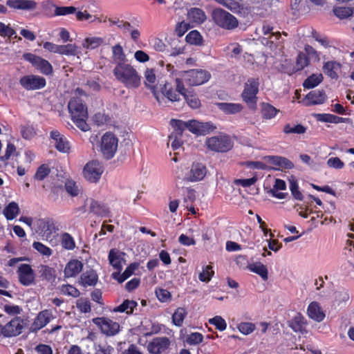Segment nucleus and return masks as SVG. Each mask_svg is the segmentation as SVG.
Wrapping results in <instances>:
<instances>
[{
  "instance_id": "1",
  "label": "nucleus",
  "mask_w": 354,
  "mask_h": 354,
  "mask_svg": "<svg viewBox=\"0 0 354 354\" xmlns=\"http://www.w3.org/2000/svg\"><path fill=\"white\" fill-rule=\"evenodd\" d=\"M113 73L117 80L127 88H136L141 84V77L136 70L129 64L115 65Z\"/></svg>"
},
{
  "instance_id": "2",
  "label": "nucleus",
  "mask_w": 354,
  "mask_h": 354,
  "mask_svg": "<svg viewBox=\"0 0 354 354\" xmlns=\"http://www.w3.org/2000/svg\"><path fill=\"white\" fill-rule=\"evenodd\" d=\"M68 109L76 126L82 131H88L89 126L86 123L88 110L82 100L79 97H73L68 104Z\"/></svg>"
},
{
  "instance_id": "3",
  "label": "nucleus",
  "mask_w": 354,
  "mask_h": 354,
  "mask_svg": "<svg viewBox=\"0 0 354 354\" xmlns=\"http://www.w3.org/2000/svg\"><path fill=\"white\" fill-rule=\"evenodd\" d=\"M34 228L42 239L48 242L50 245L55 246L57 244L58 229L53 219L49 218L37 219L34 223Z\"/></svg>"
},
{
  "instance_id": "4",
  "label": "nucleus",
  "mask_w": 354,
  "mask_h": 354,
  "mask_svg": "<svg viewBox=\"0 0 354 354\" xmlns=\"http://www.w3.org/2000/svg\"><path fill=\"white\" fill-rule=\"evenodd\" d=\"M259 79L249 78L244 84V89L241 93V97L248 108L255 111L257 108V97L259 92Z\"/></svg>"
},
{
  "instance_id": "5",
  "label": "nucleus",
  "mask_w": 354,
  "mask_h": 354,
  "mask_svg": "<svg viewBox=\"0 0 354 354\" xmlns=\"http://www.w3.org/2000/svg\"><path fill=\"white\" fill-rule=\"evenodd\" d=\"M212 17L214 22L223 28L232 30L238 26L239 23L236 17L222 8L214 9Z\"/></svg>"
},
{
  "instance_id": "6",
  "label": "nucleus",
  "mask_w": 354,
  "mask_h": 354,
  "mask_svg": "<svg viewBox=\"0 0 354 354\" xmlns=\"http://www.w3.org/2000/svg\"><path fill=\"white\" fill-rule=\"evenodd\" d=\"M180 77L189 86H198L207 82L211 75L205 70L192 69L181 72Z\"/></svg>"
},
{
  "instance_id": "7",
  "label": "nucleus",
  "mask_w": 354,
  "mask_h": 354,
  "mask_svg": "<svg viewBox=\"0 0 354 354\" xmlns=\"http://www.w3.org/2000/svg\"><path fill=\"white\" fill-rule=\"evenodd\" d=\"M205 145L209 150L216 152H226L233 147L230 138L226 136L209 138L206 140Z\"/></svg>"
},
{
  "instance_id": "8",
  "label": "nucleus",
  "mask_w": 354,
  "mask_h": 354,
  "mask_svg": "<svg viewBox=\"0 0 354 354\" xmlns=\"http://www.w3.org/2000/svg\"><path fill=\"white\" fill-rule=\"evenodd\" d=\"M118 144V140L114 134L107 132L103 135L101 138V151L106 159L109 160L113 157Z\"/></svg>"
},
{
  "instance_id": "9",
  "label": "nucleus",
  "mask_w": 354,
  "mask_h": 354,
  "mask_svg": "<svg viewBox=\"0 0 354 354\" xmlns=\"http://www.w3.org/2000/svg\"><path fill=\"white\" fill-rule=\"evenodd\" d=\"M104 172V167L96 160L88 162L84 167V177L90 183H97Z\"/></svg>"
},
{
  "instance_id": "10",
  "label": "nucleus",
  "mask_w": 354,
  "mask_h": 354,
  "mask_svg": "<svg viewBox=\"0 0 354 354\" xmlns=\"http://www.w3.org/2000/svg\"><path fill=\"white\" fill-rule=\"evenodd\" d=\"M93 322L100 328L102 333L107 336H114L120 331L119 324L109 318L97 317L93 319Z\"/></svg>"
},
{
  "instance_id": "11",
  "label": "nucleus",
  "mask_w": 354,
  "mask_h": 354,
  "mask_svg": "<svg viewBox=\"0 0 354 354\" xmlns=\"http://www.w3.org/2000/svg\"><path fill=\"white\" fill-rule=\"evenodd\" d=\"M19 84L26 90H37L46 86V80L38 75H28L21 77Z\"/></svg>"
},
{
  "instance_id": "12",
  "label": "nucleus",
  "mask_w": 354,
  "mask_h": 354,
  "mask_svg": "<svg viewBox=\"0 0 354 354\" xmlns=\"http://www.w3.org/2000/svg\"><path fill=\"white\" fill-rule=\"evenodd\" d=\"M171 341L167 337L153 338L147 346L148 351L151 354H161L169 348Z\"/></svg>"
},
{
  "instance_id": "13",
  "label": "nucleus",
  "mask_w": 354,
  "mask_h": 354,
  "mask_svg": "<svg viewBox=\"0 0 354 354\" xmlns=\"http://www.w3.org/2000/svg\"><path fill=\"white\" fill-rule=\"evenodd\" d=\"M24 321L20 317H15L1 328V333L5 337H14L21 333Z\"/></svg>"
},
{
  "instance_id": "14",
  "label": "nucleus",
  "mask_w": 354,
  "mask_h": 354,
  "mask_svg": "<svg viewBox=\"0 0 354 354\" xmlns=\"http://www.w3.org/2000/svg\"><path fill=\"white\" fill-rule=\"evenodd\" d=\"M207 174L206 167L200 162L193 163L189 171L185 175V180L196 182L204 178Z\"/></svg>"
},
{
  "instance_id": "15",
  "label": "nucleus",
  "mask_w": 354,
  "mask_h": 354,
  "mask_svg": "<svg viewBox=\"0 0 354 354\" xmlns=\"http://www.w3.org/2000/svg\"><path fill=\"white\" fill-rule=\"evenodd\" d=\"M19 282L24 286H30L35 282V274L31 266L28 264H21L18 268Z\"/></svg>"
},
{
  "instance_id": "16",
  "label": "nucleus",
  "mask_w": 354,
  "mask_h": 354,
  "mask_svg": "<svg viewBox=\"0 0 354 354\" xmlns=\"http://www.w3.org/2000/svg\"><path fill=\"white\" fill-rule=\"evenodd\" d=\"M50 138L54 141L55 148L63 153H66L70 149V145L67 139L58 131L54 130L50 132Z\"/></svg>"
},
{
  "instance_id": "17",
  "label": "nucleus",
  "mask_w": 354,
  "mask_h": 354,
  "mask_svg": "<svg viewBox=\"0 0 354 354\" xmlns=\"http://www.w3.org/2000/svg\"><path fill=\"white\" fill-rule=\"evenodd\" d=\"M6 5L10 8L24 10H35L37 3L33 0H8Z\"/></svg>"
},
{
  "instance_id": "18",
  "label": "nucleus",
  "mask_w": 354,
  "mask_h": 354,
  "mask_svg": "<svg viewBox=\"0 0 354 354\" xmlns=\"http://www.w3.org/2000/svg\"><path fill=\"white\" fill-rule=\"evenodd\" d=\"M307 314L310 319L317 322H322L325 317L324 311L316 301H313L309 304Z\"/></svg>"
},
{
  "instance_id": "19",
  "label": "nucleus",
  "mask_w": 354,
  "mask_h": 354,
  "mask_svg": "<svg viewBox=\"0 0 354 354\" xmlns=\"http://www.w3.org/2000/svg\"><path fill=\"white\" fill-rule=\"evenodd\" d=\"M171 125L173 127H178L183 131L185 129H188L189 131L195 134H199V125L197 120H189L188 122H183L178 120H172Z\"/></svg>"
},
{
  "instance_id": "20",
  "label": "nucleus",
  "mask_w": 354,
  "mask_h": 354,
  "mask_svg": "<svg viewBox=\"0 0 354 354\" xmlns=\"http://www.w3.org/2000/svg\"><path fill=\"white\" fill-rule=\"evenodd\" d=\"M263 36L261 37V43L265 46H269L272 48L274 41L272 40V37L279 36V34H274L273 27L268 24H263L261 28Z\"/></svg>"
},
{
  "instance_id": "21",
  "label": "nucleus",
  "mask_w": 354,
  "mask_h": 354,
  "mask_svg": "<svg viewBox=\"0 0 354 354\" xmlns=\"http://www.w3.org/2000/svg\"><path fill=\"white\" fill-rule=\"evenodd\" d=\"M83 264L78 260L70 261L64 269L65 277H73L77 275L82 270Z\"/></svg>"
},
{
  "instance_id": "22",
  "label": "nucleus",
  "mask_w": 354,
  "mask_h": 354,
  "mask_svg": "<svg viewBox=\"0 0 354 354\" xmlns=\"http://www.w3.org/2000/svg\"><path fill=\"white\" fill-rule=\"evenodd\" d=\"M326 98V96L323 90L312 91L306 96V99L308 101L306 105L323 104Z\"/></svg>"
},
{
  "instance_id": "23",
  "label": "nucleus",
  "mask_w": 354,
  "mask_h": 354,
  "mask_svg": "<svg viewBox=\"0 0 354 354\" xmlns=\"http://www.w3.org/2000/svg\"><path fill=\"white\" fill-rule=\"evenodd\" d=\"M217 107L225 114H236L243 109V106L239 103H216Z\"/></svg>"
},
{
  "instance_id": "24",
  "label": "nucleus",
  "mask_w": 354,
  "mask_h": 354,
  "mask_svg": "<svg viewBox=\"0 0 354 354\" xmlns=\"http://www.w3.org/2000/svg\"><path fill=\"white\" fill-rule=\"evenodd\" d=\"M187 17L189 21L196 24H201L206 19L205 12L202 9L198 8H191L188 11Z\"/></svg>"
},
{
  "instance_id": "25",
  "label": "nucleus",
  "mask_w": 354,
  "mask_h": 354,
  "mask_svg": "<svg viewBox=\"0 0 354 354\" xmlns=\"http://www.w3.org/2000/svg\"><path fill=\"white\" fill-rule=\"evenodd\" d=\"M306 324L305 318L299 313L292 319L290 322L289 326L295 332H300L303 333L306 331L305 327Z\"/></svg>"
},
{
  "instance_id": "26",
  "label": "nucleus",
  "mask_w": 354,
  "mask_h": 354,
  "mask_svg": "<svg viewBox=\"0 0 354 354\" xmlns=\"http://www.w3.org/2000/svg\"><path fill=\"white\" fill-rule=\"evenodd\" d=\"M261 114L263 119L270 120L274 118L277 113L280 111L274 106L267 102H261L260 104Z\"/></svg>"
},
{
  "instance_id": "27",
  "label": "nucleus",
  "mask_w": 354,
  "mask_h": 354,
  "mask_svg": "<svg viewBox=\"0 0 354 354\" xmlns=\"http://www.w3.org/2000/svg\"><path fill=\"white\" fill-rule=\"evenodd\" d=\"M124 253L115 249H111L109 254V260L110 264L115 269L122 268L121 260L123 259Z\"/></svg>"
},
{
  "instance_id": "28",
  "label": "nucleus",
  "mask_w": 354,
  "mask_h": 354,
  "mask_svg": "<svg viewBox=\"0 0 354 354\" xmlns=\"http://www.w3.org/2000/svg\"><path fill=\"white\" fill-rule=\"evenodd\" d=\"M89 211L100 216H106L109 213V210L106 205L94 200L90 201Z\"/></svg>"
},
{
  "instance_id": "29",
  "label": "nucleus",
  "mask_w": 354,
  "mask_h": 354,
  "mask_svg": "<svg viewBox=\"0 0 354 354\" xmlns=\"http://www.w3.org/2000/svg\"><path fill=\"white\" fill-rule=\"evenodd\" d=\"M341 65L336 62H327L323 66L324 73L332 79H337V71L340 69Z\"/></svg>"
},
{
  "instance_id": "30",
  "label": "nucleus",
  "mask_w": 354,
  "mask_h": 354,
  "mask_svg": "<svg viewBox=\"0 0 354 354\" xmlns=\"http://www.w3.org/2000/svg\"><path fill=\"white\" fill-rule=\"evenodd\" d=\"M80 280L82 286L84 287L95 286L97 281V275L94 270H90L82 274Z\"/></svg>"
},
{
  "instance_id": "31",
  "label": "nucleus",
  "mask_w": 354,
  "mask_h": 354,
  "mask_svg": "<svg viewBox=\"0 0 354 354\" xmlns=\"http://www.w3.org/2000/svg\"><path fill=\"white\" fill-rule=\"evenodd\" d=\"M113 61L115 65L126 63V55L120 44H116L112 47Z\"/></svg>"
},
{
  "instance_id": "32",
  "label": "nucleus",
  "mask_w": 354,
  "mask_h": 354,
  "mask_svg": "<svg viewBox=\"0 0 354 354\" xmlns=\"http://www.w3.org/2000/svg\"><path fill=\"white\" fill-rule=\"evenodd\" d=\"M174 131L172 132L169 136V140L171 141V146L174 150H176L182 145L181 137L183 131L178 127H174Z\"/></svg>"
},
{
  "instance_id": "33",
  "label": "nucleus",
  "mask_w": 354,
  "mask_h": 354,
  "mask_svg": "<svg viewBox=\"0 0 354 354\" xmlns=\"http://www.w3.org/2000/svg\"><path fill=\"white\" fill-rule=\"evenodd\" d=\"M270 163L279 166L281 169H291L294 167L293 163L288 159L281 156H269Z\"/></svg>"
},
{
  "instance_id": "34",
  "label": "nucleus",
  "mask_w": 354,
  "mask_h": 354,
  "mask_svg": "<svg viewBox=\"0 0 354 354\" xmlns=\"http://www.w3.org/2000/svg\"><path fill=\"white\" fill-rule=\"evenodd\" d=\"M62 247L66 250H73L75 248V242L73 236L68 232H63L60 235Z\"/></svg>"
},
{
  "instance_id": "35",
  "label": "nucleus",
  "mask_w": 354,
  "mask_h": 354,
  "mask_svg": "<svg viewBox=\"0 0 354 354\" xmlns=\"http://www.w3.org/2000/svg\"><path fill=\"white\" fill-rule=\"evenodd\" d=\"M145 77L146 79V81L145 82V86L151 90L156 97L158 99V97L156 96V86L153 85L156 80L154 71L153 69L147 68L145 72Z\"/></svg>"
},
{
  "instance_id": "36",
  "label": "nucleus",
  "mask_w": 354,
  "mask_h": 354,
  "mask_svg": "<svg viewBox=\"0 0 354 354\" xmlns=\"http://www.w3.org/2000/svg\"><path fill=\"white\" fill-rule=\"evenodd\" d=\"M316 118L319 121L334 124L344 122L346 120V118L338 117L337 115L328 113H319L316 115Z\"/></svg>"
},
{
  "instance_id": "37",
  "label": "nucleus",
  "mask_w": 354,
  "mask_h": 354,
  "mask_svg": "<svg viewBox=\"0 0 354 354\" xmlns=\"http://www.w3.org/2000/svg\"><path fill=\"white\" fill-rule=\"evenodd\" d=\"M136 306L137 303L135 301L126 299L120 306L115 307L113 312H126L127 314H131Z\"/></svg>"
},
{
  "instance_id": "38",
  "label": "nucleus",
  "mask_w": 354,
  "mask_h": 354,
  "mask_svg": "<svg viewBox=\"0 0 354 354\" xmlns=\"http://www.w3.org/2000/svg\"><path fill=\"white\" fill-rule=\"evenodd\" d=\"M43 4L44 5H47V6H54L55 8V15H57V16L67 15H69V14H73V13L75 12V11H76V8L75 7H73V6H66V7H65V6H63V7L55 6L50 1H46L44 2Z\"/></svg>"
},
{
  "instance_id": "39",
  "label": "nucleus",
  "mask_w": 354,
  "mask_h": 354,
  "mask_svg": "<svg viewBox=\"0 0 354 354\" xmlns=\"http://www.w3.org/2000/svg\"><path fill=\"white\" fill-rule=\"evenodd\" d=\"M19 208L15 202H11L3 209V214L8 220L14 219L19 214Z\"/></svg>"
},
{
  "instance_id": "40",
  "label": "nucleus",
  "mask_w": 354,
  "mask_h": 354,
  "mask_svg": "<svg viewBox=\"0 0 354 354\" xmlns=\"http://www.w3.org/2000/svg\"><path fill=\"white\" fill-rule=\"evenodd\" d=\"M185 40L188 44L196 46H202L203 42V37L197 30L189 32L187 35Z\"/></svg>"
},
{
  "instance_id": "41",
  "label": "nucleus",
  "mask_w": 354,
  "mask_h": 354,
  "mask_svg": "<svg viewBox=\"0 0 354 354\" xmlns=\"http://www.w3.org/2000/svg\"><path fill=\"white\" fill-rule=\"evenodd\" d=\"M161 92L171 102L179 100V94L173 91L171 84H168L167 82L163 84L162 87L161 88Z\"/></svg>"
},
{
  "instance_id": "42",
  "label": "nucleus",
  "mask_w": 354,
  "mask_h": 354,
  "mask_svg": "<svg viewBox=\"0 0 354 354\" xmlns=\"http://www.w3.org/2000/svg\"><path fill=\"white\" fill-rule=\"evenodd\" d=\"M249 269L259 274L263 280L268 279V269L261 263H255L248 266Z\"/></svg>"
},
{
  "instance_id": "43",
  "label": "nucleus",
  "mask_w": 354,
  "mask_h": 354,
  "mask_svg": "<svg viewBox=\"0 0 354 354\" xmlns=\"http://www.w3.org/2000/svg\"><path fill=\"white\" fill-rule=\"evenodd\" d=\"M322 80L323 76L321 73L313 74L304 81L303 86L306 88H313L322 82Z\"/></svg>"
},
{
  "instance_id": "44",
  "label": "nucleus",
  "mask_w": 354,
  "mask_h": 354,
  "mask_svg": "<svg viewBox=\"0 0 354 354\" xmlns=\"http://www.w3.org/2000/svg\"><path fill=\"white\" fill-rule=\"evenodd\" d=\"M183 97L187 104L192 109H198L201 106V101L197 95L192 91L183 93Z\"/></svg>"
},
{
  "instance_id": "45",
  "label": "nucleus",
  "mask_w": 354,
  "mask_h": 354,
  "mask_svg": "<svg viewBox=\"0 0 354 354\" xmlns=\"http://www.w3.org/2000/svg\"><path fill=\"white\" fill-rule=\"evenodd\" d=\"M34 66L45 75H50L53 72L51 64L47 60L40 57Z\"/></svg>"
},
{
  "instance_id": "46",
  "label": "nucleus",
  "mask_w": 354,
  "mask_h": 354,
  "mask_svg": "<svg viewBox=\"0 0 354 354\" xmlns=\"http://www.w3.org/2000/svg\"><path fill=\"white\" fill-rule=\"evenodd\" d=\"M104 39L101 37H88L86 38L82 43V46L86 49H95L102 44Z\"/></svg>"
},
{
  "instance_id": "47",
  "label": "nucleus",
  "mask_w": 354,
  "mask_h": 354,
  "mask_svg": "<svg viewBox=\"0 0 354 354\" xmlns=\"http://www.w3.org/2000/svg\"><path fill=\"white\" fill-rule=\"evenodd\" d=\"M78 48L76 45L68 44L66 45H59V54L64 55L75 56L78 54Z\"/></svg>"
},
{
  "instance_id": "48",
  "label": "nucleus",
  "mask_w": 354,
  "mask_h": 354,
  "mask_svg": "<svg viewBox=\"0 0 354 354\" xmlns=\"http://www.w3.org/2000/svg\"><path fill=\"white\" fill-rule=\"evenodd\" d=\"M186 315L187 311L184 308H178L172 315L173 323L177 326H182Z\"/></svg>"
},
{
  "instance_id": "49",
  "label": "nucleus",
  "mask_w": 354,
  "mask_h": 354,
  "mask_svg": "<svg viewBox=\"0 0 354 354\" xmlns=\"http://www.w3.org/2000/svg\"><path fill=\"white\" fill-rule=\"evenodd\" d=\"M333 12L338 18L343 19L351 16L353 10L350 7H337L333 9Z\"/></svg>"
},
{
  "instance_id": "50",
  "label": "nucleus",
  "mask_w": 354,
  "mask_h": 354,
  "mask_svg": "<svg viewBox=\"0 0 354 354\" xmlns=\"http://www.w3.org/2000/svg\"><path fill=\"white\" fill-rule=\"evenodd\" d=\"M32 248L39 254L48 257L53 254V250L41 242L35 241L32 243Z\"/></svg>"
},
{
  "instance_id": "51",
  "label": "nucleus",
  "mask_w": 354,
  "mask_h": 354,
  "mask_svg": "<svg viewBox=\"0 0 354 354\" xmlns=\"http://www.w3.org/2000/svg\"><path fill=\"white\" fill-rule=\"evenodd\" d=\"M48 315V314L46 311H42L38 314L37 317L34 322V324L37 328L44 327L49 322L50 319Z\"/></svg>"
},
{
  "instance_id": "52",
  "label": "nucleus",
  "mask_w": 354,
  "mask_h": 354,
  "mask_svg": "<svg viewBox=\"0 0 354 354\" xmlns=\"http://www.w3.org/2000/svg\"><path fill=\"white\" fill-rule=\"evenodd\" d=\"M213 275L212 267L209 265L203 268V271L199 273L198 278L201 281L208 282L211 280Z\"/></svg>"
},
{
  "instance_id": "53",
  "label": "nucleus",
  "mask_w": 354,
  "mask_h": 354,
  "mask_svg": "<svg viewBox=\"0 0 354 354\" xmlns=\"http://www.w3.org/2000/svg\"><path fill=\"white\" fill-rule=\"evenodd\" d=\"M306 127H304L301 124H297L296 126L292 127L290 124H287L283 127V132L286 134L289 133H297L302 134L306 132Z\"/></svg>"
},
{
  "instance_id": "54",
  "label": "nucleus",
  "mask_w": 354,
  "mask_h": 354,
  "mask_svg": "<svg viewBox=\"0 0 354 354\" xmlns=\"http://www.w3.org/2000/svg\"><path fill=\"white\" fill-rule=\"evenodd\" d=\"M220 4H222L225 7L227 8L233 12H237L239 10L240 4L239 0H215Z\"/></svg>"
},
{
  "instance_id": "55",
  "label": "nucleus",
  "mask_w": 354,
  "mask_h": 354,
  "mask_svg": "<svg viewBox=\"0 0 354 354\" xmlns=\"http://www.w3.org/2000/svg\"><path fill=\"white\" fill-rule=\"evenodd\" d=\"M50 171L49 167L46 164H43L37 169L34 178L36 180H42L50 174Z\"/></svg>"
},
{
  "instance_id": "56",
  "label": "nucleus",
  "mask_w": 354,
  "mask_h": 354,
  "mask_svg": "<svg viewBox=\"0 0 354 354\" xmlns=\"http://www.w3.org/2000/svg\"><path fill=\"white\" fill-rule=\"evenodd\" d=\"M255 328V325L251 322H241L238 326L239 330L244 335L252 333Z\"/></svg>"
},
{
  "instance_id": "57",
  "label": "nucleus",
  "mask_w": 354,
  "mask_h": 354,
  "mask_svg": "<svg viewBox=\"0 0 354 354\" xmlns=\"http://www.w3.org/2000/svg\"><path fill=\"white\" fill-rule=\"evenodd\" d=\"M209 323L214 325L216 328L221 331L224 330L227 327L225 321L221 316H215L210 319Z\"/></svg>"
},
{
  "instance_id": "58",
  "label": "nucleus",
  "mask_w": 354,
  "mask_h": 354,
  "mask_svg": "<svg viewBox=\"0 0 354 354\" xmlns=\"http://www.w3.org/2000/svg\"><path fill=\"white\" fill-rule=\"evenodd\" d=\"M308 64V59L306 55L300 53L298 54L296 62V68L297 71L304 69Z\"/></svg>"
},
{
  "instance_id": "59",
  "label": "nucleus",
  "mask_w": 354,
  "mask_h": 354,
  "mask_svg": "<svg viewBox=\"0 0 354 354\" xmlns=\"http://www.w3.org/2000/svg\"><path fill=\"white\" fill-rule=\"evenodd\" d=\"M66 192L72 196H76L79 194V188L76 183L73 180H68L65 183Z\"/></svg>"
},
{
  "instance_id": "60",
  "label": "nucleus",
  "mask_w": 354,
  "mask_h": 354,
  "mask_svg": "<svg viewBox=\"0 0 354 354\" xmlns=\"http://www.w3.org/2000/svg\"><path fill=\"white\" fill-rule=\"evenodd\" d=\"M203 340V336L199 333H192L187 337L186 342L191 345L198 344Z\"/></svg>"
},
{
  "instance_id": "61",
  "label": "nucleus",
  "mask_w": 354,
  "mask_h": 354,
  "mask_svg": "<svg viewBox=\"0 0 354 354\" xmlns=\"http://www.w3.org/2000/svg\"><path fill=\"white\" fill-rule=\"evenodd\" d=\"M21 133L24 139L30 140L35 136V131L31 126H21Z\"/></svg>"
},
{
  "instance_id": "62",
  "label": "nucleus",
  "mask_w": 354,
  "mask_h": 354,
  "mask_svg": "<svg viewBox=\"0 0 354 354\" xmlns=\"http://www.w3.org/2000/svg\"><path fill=\"white\" fill-rule=\"evenodd\" d=\"M15 30L12 28L9 25H5L3 23L0 22V35L2 37H10L15 35Z\"/></svg>"
},
{
  "instance_id": "63",
  "label": "nucleus",
  "mask_w": 354,
  "mask_h": 354,
  "mask_svg": "<svg viewBox=\"0 0 354 354\" xmlns=\"http://www.w3.org/2000/svg\"><path fill=\"white\" fill-rule=\"evenodd\" d=\"M62 290L65 294H67L68 295L72 296L73 297H77L80 295V291L76 288L71 285L63 286Z\"/></svg>"
},
{
  "instance_id": "64",
  "label": "nucleus",
  "mask_w": 354,
  "mask_h": 354,
  "mask_svg": "<svg viewBox=\"0 0 354 354\" xmlns=\"http://www.w3.org/2000/svg\"><path fill=\"white\" fill-rule=\"evenodd\" d=\"M327 165L335 169H342L344 166V163L337 157L329 158Z\"/></svg>"
}]
</instances>
